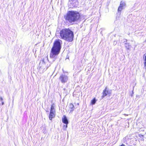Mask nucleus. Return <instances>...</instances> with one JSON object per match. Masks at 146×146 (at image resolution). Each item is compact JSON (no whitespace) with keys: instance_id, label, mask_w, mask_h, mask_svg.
Returning a JSON list of instances; mask_svg holds the SVG:
<instances>
[{"instance_id":"21","label":"nucleus","mask_w":146,"mask_h":146,"mask_svg":"<svg viewBox=\"0 0 146 146\" xmlns=\"http://www.w3.org/2000/svg\"><path fill=\"white\" fill-rule=\"evenodd\" d=\"M124 115H126V114H124Z\"/></svg>"},{"instance_id":"18","label":"nucleus","mask_w":146,"mask_h":146,"mask_svg":"<svg viewBox=\"0 0 146 146\" xmlns=\"http://www.w3.org/2000/svg\"><path fill=\"white\" fill-rule=\"evenodd\" d=\"M2 105H3L4 104V102H2Z\"/></svg>"},{"instance_id":"20","label":"nucleus","mask_w":146,"mask_h":146,"mask_svg":"<svg viewBox=\"0 0 146 146\" xmlns=\"http://www.w3.org/2000/svg\"><path fill=\"white\" fill-rule=\"evenodd\" d=\"M127 40H125V41H124V42H127Z\"/></svg>"},{"instance_id":"3","label":"nucleus","mask_w":146,"mask_h":146,"mask_svg":"<svg viewBox=\"0 0 146 146\" xmlns=\"http://www.w3.org/2000/svg\"><path fill=\"white\" fill-rule=\"evenodd\" d=\"M80 15L79 13L76 11H69L67 13L66 20L70 23L77 21L80 19Z\"/></svg>"},{"instance_id":"6","label":"nucleus","mask_w":146,"mask_h":146,"mask_svg":"<svg viewBox=\"0 0 146 146\" xmlns=\"http://www.w3.org/2000/svg\"><path fill=\"white\" fill-rule=\"evenodd\" d=\"M126 4L123 1H121L120 2V5L118 9V13H119L120 15L121 14V11L125 7Z\"/></svg>"},{"instance_id":"19","label":"nucleus","mask_w":146,"mask_h":146,"mask_svg":"<svg viewBox=\"0 0 146 146\" xmlns=\"http://www.w3.org/2000/svg\"><path fill=\"white\" fill-rule=\"evenodd\" d=\"M144 64H145V66H146V61L145 62Z\"/></svg>"},{"instance_id":"7","label":"nucleus","mask_w":146,"mask_h":146,"mask_svg":"<svg viewBox=\"0 0 146 146\" xmlns=\"http://www.w3.org/2000/svg\"><path fill=\"white\" fill-rule=\"evenodd\" d=\"M69 4L70 6V7H76L78 4V2L77 0H74L73 1H70Z\"/></svg>"},{"instance_id":"15","label":"nucleus","mask_w":146,"mask_h":146,"mask_svg":"<svg viewBox=\"0 0 146 146\" xmlns=\"http://www.w3.org/2000/svg\"><path fill=\"white\" fill-rule=\"evenodd\" d=\"M67 124H66V125H64V127H65V128H66L67 127Z\"/></svg>"},{"instance_id":"17","label":"nucleus","mask_w":146,"mask_h":146,"mask_svg":"<svg viewBox=\"0 0 146 146\" xmlns=\"http://www.w3.org/2000/svg\"><path fill=\"white\" fill-rule=\"evenodd\" d=\"M120 146H125V145L123 144H121Z\"/></svg>"},{"instance_id":"13","label":"nucleus","mask_w":146,"mask_h":146,"mask_svg":"<svg viewBox=\"0 0 146 146\" xmlns=\"http://www.w3.org/2000/svg\"><path fill=\"white\" fill-rule=\"evenodd\" d=\"M143 58L144 59L145 62L146 61V56H145V54L144 55Z\"/></svg>"},{"instance_id":"22","label":"nucleus","mask_w":146,"mask_h":146,"mask_svg":"<svg viewBox=\"0 0 146 146\" xmlns=\"http://www.w3.org/2000/svg\"><path fill=\"white\" fill-rule=\"evenodd\" d=\"M41 62H40V64Z\"/></svg>"},{"instance_id":"8","label":"nucleus","mask_w":146,"mask_h":146,"mask_svg":"<svg viewBox=\"0 0 146 146\" xmlns=\"http://www.w3.org/2000/svg\"><path fill=\"white\" fill-rule=\"evenodd\" d=\"M107 87H106L105 89L103 91L102 98H104L110 93V92L107 90Z\"/></svg>"},{"instance_id":"5","label":"nucleus","mask_w":146,"mask_h":146,"mask_svg":"<svg viewBox=\"0 0 146 146\" xmlns=\"http://www.w3.org/2000/svg\"><path fill=\"white\" fill-rule=\"evenodd\" d=\"M68 80V76L64 74H61L59 77V80L63 84L67 82Z\"/></svg>"},{"instance_id":"2","label":"nucleus","mask_w":146,"mask_h":146,"mask_svg":"<svg viewBox=\"0 0 146 146\" xmlns=\"http://www.w3.org/2000/svg\"><path fill=\"white\" fill-rule=\"evenodd\" d=\"M59 34L60 38L65 40L71 42L73 40L74 33L69 29H62L60 31Z\"/></svg>"},{"instance_id":"9","label":"nucleus","mask_w":146,"mask_h":146,"mask_svg":"<svg viewBox=\"0 0 146 146\" xmlns=\"http://www.w3.org/2000/svg\"><path fill=\"white\" fill-rule=\"evenodd\" d=\"M62 121L63 123L64 124H68V121L67 118L64 115L63 116Z\"/></svg>"},{"instance_id":"10","label":"nucleus","mask_w":146,"mask_h":146,"mask_svg":"<svg viewBox=\"0 0 146 146\" xmlns=\"http://www.w3.org/2000/svg\"><path fill=\"white\" fill-rule=\"evenodd\" d=\"M69 108L70 109V111H73L74 109V107L72 103H70L69 105Z\"/></svg>"},{"instance_id":"12","label":"nucleus","mask_w":146,"mask_h":146,"mask_svg":"<svg viewBox=\"0 0 146 146\" xmlns=\"http://www.w3.org/2000/svg\"><path fill=\"white\" fill-rule=\"evenodd\" d=\"M96 102V100L95 98L94 99H93L91 102V103L92 105H94L95 104Z\"/></svg>"},{"instance_id":"4","label":"nucleus","mask_w":146,"mask_h":146,"mask_svg":"<svg viewBox=\"0 0 146 146\" xmlns=\"http://www.w3.org/2000/svg\"><path fill=\"white\" fill-rule=\"evenodd\" d=\"M55 105L53 104L51 106L50 113L49 115V118L50 120H51L55 116V110L54 108Z\"/></svg>"},{"instance_id":"14","label":"nucleus","mask_w":146,"mask_h":146,"mask_svg":"<svg viewBox=\"0 0 146 146\" xmlns=\"http://www.w3.org/2000/svg\"><path fill=\"white\" fill-rule=\"evenodd\" d=\"M42 64H45V62L44 61V60L43 59L42 62Z\"/></svg>"},{"instance_id":"1","label":"nucleus","mask_w":146,"mask_h":146,"mask_svg":"<svg viewBox=\"0 0 146 146\" xmlns=\"http://www.w3.org/2000/svg\"><path fill=\"white\" fill-rule=\"evenodd\" d=\"M62 43V41L59 39L56 40L54 42L50 55V58H52V62L58 58V55L60 53Z\"/></svg>"},{"instance_id":"11","label":"nucleus","mask_w":146,"mask_h":146,"mask_svg":"<svg viewBox=\"0 0 146 146\" xmlns=\"http://www.w3.org/2000/svg\"><path fill=\"white\" fill-rule=\"evenodd\" d=\"M125 46L127 50L130 49L131 47V45H129V43H125Z\"/></svg>"},{"instance_id":"16","label":"nucleus","mask_w":146,"mask_h":146,"mask_svg":"<svg viewBox=\"0 0 146 146\" xmlns=\"http://www.w3.org/2000/svg\"><path fill=\"white\" fill-rule=\"evenodd\" d=\"M3 98L1 97L0 98V100L1 101H2L3 100Z\"/></svg>"}]
</instances>
